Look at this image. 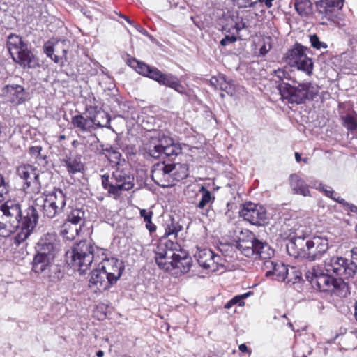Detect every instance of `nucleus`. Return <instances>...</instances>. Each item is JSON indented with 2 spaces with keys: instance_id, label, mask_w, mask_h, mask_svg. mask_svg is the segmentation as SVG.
I'll return each mask as SVG.
<instances>
[{
  "instance_id": "f257e3e1",
  "label": "nucleus",
  "mask_w": 357,
  "mask_h": 357,
  "mask_svg": "<svg viewBox=\"0 0 357 357\" xmlns=\"http://www.w3.org/2000/svg\"><path fill=\"white\" fill-rule=\"evenodd\" d=\"M66 205V196L59 188H55L52 192L41 195L36 199L34 205L26 210L24 218L23 229L17 237V241H24L35 228L38 220V211H42L45 218H53L61 214Z\"/></svg>"
},
{
  "instance_id": "f03ea898",
  "label": "nucleus",
  "mask_w": 357,
  "mask_h": 357,
  "mask_svg": "<svg viewBox=\"0 0 357 357\" xmlns=\"http://www.w3.org/2000/svg\"><path fill=\"white\" fill-rule=\"evenodd\" d=\"M26 216L22 215L20 204L15 200H8L0 206V236L8 237L14 232L13 242L19 245L23 241H17V237L22 231V222Z\"/></svg>"
},
{
  "instance_id": "7ed1b4c3",
  "label": "nucleus",
  "mask_w": 357,
  "mask_h": 357,
  "mask_svg": "<svg viewBox=\"0 0 357 357\" xmlns=\"http://www.w3.org/2000/svg\"><path fill=\"white\" fill-rule=\"evenodd\" d=\"M106 250L97 247L91 241H81L66 252L70 265L81 274L87 271L93 261L104 256Z\"/></svg>"
},
{
  "instance_id": "20e7f679",
  "label": "nucleus",
  "mask_w": 357,
  "mask_h": 357,
  "mask_svg": "<svg viewBox=\"0 0 357 357\" xmlns=\"http://www.w3.org/2000/svg\"><path fill=\"white\" fill-rule=\"evenodd\" d=\"M331 273H324L319 266H313L306 273V278L314 288L340 297L349 294L348 284L341 278H335Z\"/></svg>"
},
{
  "instance_id": "39448f33",
  "label": "nucleus",
  "mask_w": 357,
  "mask_h": 357,
  "mask_svg": "<svg viewBox=\"0 0 357 357\" xmlns=\"http://www.w3.org/2000/svg\"><path fill=\"white\" fill-rule=\"evenodd\" d=\"M135 178L129 169L116 168L112 174L102 176L104 189L115 199H118L125 191L131 190L135 185Z\"/></svg>"
},
{
  "instance_id": "423d86ee",
  "label": "nucleus",
  "mask_w": 357,
  "mask_h": 357,
  "mask_svg": "<svg viewBox=\"0 0 357 357\" xmlns=\"http://www.w3.org/2000/svg\"><path fill=\"white\" fill-rule=\"evenodd\" d=\"M282 97L289 102L301 104L307 99H313L319 93V87L312 83H301L297 86L282 82L279 85Z\"/></svg>"
},
{
  "instance_id": "0eeeda50",
  "label": "nucleus",
  "mask_w": 357,
  "mask_h": 357,
  "mask_svg": "<svg viewBox=\"0 0 357 357\" xmlns=\"http://www.w3.org/2000/svg\"><path fill=\"white\" fill-rule=\"evenodd\" d=\"M308 48L296 43L284 54V61L291 67L303 72L307 76L313 73L314 63L307 54Z\"/></svg>"
},
{
  "instance_id": "6e6552de",
  "label": "nucleus",
  "mask_w": 357,
  "mask_h": 357,
  "mask_svg": "<svg viewBox=\"0 0 357 357\" xmlns=\"http://www.w3.org/2000/svg\"><path fill=\"white\" fill-rule=\"evenodd\" d=\"M7 47L13 61L21 66L32 68L36 61L33 53L18 35L10 34L7 39Z\"/></svg>"
},
{
  "instance_id": "1a4fd4ad",
  "label": "nucleus",
  "mask_w": 357,
  "mask_h": 357,
  "mask_svg": "<svg viewBox=\"0 0 357 357\" xmlns=\"http://www.w3.org/2000/svg\"><path fill=\"white\" fill-rule=\"evenodd\" d=\"M110 116L105 111H96L93 116L84 117L81 114L72 117L71 123L83 132H91L97 128H109Z\"/></svg>"
},
{
  "instance_id": "9d476101",
  "label": "nucleus",
  "mask_w": 357,
  "mask_h": 357,
  "mask_svg": "<svg viewBox=\"0 0 357 357\" xmlns=\"http://www.w3.org/2000/svg\"><path fill=\"white\" fill-rule=\"evenodd\" d=\"M248 239L239 238L236 248L246 257H251L254 255H258L263 259L269 258L273 251L270 246L257 239L252 232H248Z\"/></svg>"
},
{
  "instance_id": "9b49d317",
  "label": "nucleus",
  "mask_w": 357,
  "mask_h": 357,
  "mask_svg": "<svg viewBox=\"0 0 357 357\" xmlns=\"http://www.w3.org/2000/svg\"><path fill=\"white\" fill-rule=\"evenodd\" d=\"M180 245L166 238H162L157 247L154 250L155 260L160 269L168 270L172 266L170 262L174 258Z\"/></svg>"
},
{
  "instance_id": "f8f14e48",
  "label": "nucleus",
  "mask_w": 357,
  "mask_h": 357,
  "mask_svg": "<svg viewBox=\"0 0 357 357\" xmlns=\"http://www.w3.org/2000/svg\"><path fill=\"white\" fill-rule=\"evenodd\" d=\"M240 215L245 220L254 225L263 226L268 222L266 210L259 204L251 202L244 204Z\"/></svg>"
},
{
  "instance_id": "ddd939ff",
  "label": "nucleus",
  "mask_w": 357,
  "mask_h": 357,
  "mask_svg": "<svg viewBox=\"0 0 357 357\" xmlns=\"http://www.w3.org/2000/svg\"><path fill=\"white\" fill-rule=\"evenodd\" d=\"M306 259L314 261L320 259L328 249V240L325 236L307 237Z\"/></svg>"
},
{
  "instance_id": "4468645a",
  "label": "nucleus",
  "mask_w": 357,
  "mask_h": 357,
  "mask_svg": "<svg viewBox=\"0 0 357 357\" xmlns=\"http://www.w3.org/2000/svg\"><path fill=\"white\" fill-rule=\"evenodd\" d=\"M172 164L158 162L153 165L151 171V178L158 185L166 188L174 185Z\"/></svg>"
},
{
  "instance_id": "2eb2a0df",
  "label": "nucleus",
  "mask_w": 357,
  "mask_h": 357,
  "mask_svg": "<svg viewBox=\"0 0 357 357\" xmlns=\"http://www.w3.org/2000/svg\"><path fill=\"white\" fill-rule=\"evenodd\" d=\"M165 135L160 130H154L150 133L147 142L144 144L146 153L153 158L162 155Z\"/></svg>"
},
{
  "instance_id": "dca6fc26",
  "label": "nucleus",
  "mask_w": 357,
  "mask_h": 357,
  "mask_svg": "<svg viewBox=\"0 0 357 357\" xmlns=\"http://www.w3.org/2000/svg\"><path fill=\"white\" fill-rule=\"evenodd\" d=\"M100 258L102 261L98 266L107 275L113 284L116 283L124 268L122 262L114 257L107 258L105 252L104 256H100Z\"/></svg>"
},
{
  "instance_id": "f3484780",
  "label": "nucleus",
  "mask_w": 357,
  "mask_h": 357,
  "mask_svg": "<svg viewBox=\"0 0 357 357\" xmlns=\"http://www.w3.org/2000/svg\"><path fill=\"white\" fill-rule=\"evenodd\" d=\"M113 282L107 275L98 266L91 273L89 287L94 292H102L107 290Z\"/></svg>"
},
{
  "instance_id": "a211bd4d",
  "label": "nucleus",
  "mask_w": 357,
  "mask_h": 357,
  "mask_svg": "<svg viewBox=\"0 0 357 357\" xmlns=\"http://www.w3.org/2000/svg\"><path fill=\"white\" fill-rule=\"evenodd\" d=\"M188 194L190 192L193 193L196 197H198L199 193L201 194V197L197 202L195 201H190L192 204H195V206L197 211L202 214L206 215L208 212V208L214 202L215 197L212 195L211 192L206 189L204 185H201L198 190V192L195 190H190L188 188Z\"/></svg>"
},
{
  "instance_id": "6ab92c4d",
  "label": "nucleus",
  "mask_w": 357,
  "mask_h": 357,
  "mask_svg": "<svg viewBox=\"0 0 357 357\" xmlns=\"http://www.w3.org/2000/svg\"><path fill=\"white\" fill-rule=\"evenodd\" d=\"M192 258L183 249H181V247L176 252L173 259L170 262L172 266L168 268V270H165V271H171L174 269H177L181 273H188L192 266Z\"/></svg>"
},
{
  "instance_id": "aec40b11",
  "label": "nucleus",
  "mask_w": 357,
  "mask_h": 357,
  "mask_svg": "<svg viewBox=\"0 0 357 357\" xmlns=\"http://www.w3.org/2000/svg\"><path fill=\"white\" fill-rule=\"evenodd\" d=\"M307 237H291L286 244L288 254L294 258L306 259Z\"/></svg>"
},
{
  "instance_id": "412c9836",
  "label": "nucleus",
  "mask_w": 357,
  "mask_h": 357,
  "mask_svg": "<svg viewBox=\"0 0 357 357\" xmlns=\"http://www.w3.org/2000/svg\"><path fill=\"white\" fill-rule=\"evenodd\" d=\"M152 79L161 85L173 89L180 93L185 92V89L178 78L171 73H163L157 68V70L153 74Z\"/></svg>"
},
{
  "instance_id": "4be33fe9",
  "label": "nucleus",
  "mask_w": 357,
  "mask_h": 357,
  "mask_svg": "<svg viewBox=\"0 0 357 357\" xmlns=\"http://www.w3.org/2000/svg\"><path fill=\"white\" fill-rule=\"evenodd\" d=\"M58 243L54 234H47L42 237L37 243V253L54 258L55 251Z\"/></svg>"
},
{
  "instance_id": "5701e85b",
  "label": "nucleus",
  "mask_w": 357,
  "mask_h": 357,
  "mask_svg": "<svg viewBox=\"0 0 357 357\" xmlns=\"http://www.w3.org/2000/svg\"><path fill=\"white\" fill-rule=\"evenodd\" d=\"M266 268H269L266 273V276L273 275L278 281L285 280L288 275V267L280 261H266L264 264Z\"/></svg>"
},
{
  "instance_id": "b1692460",
  "label": "nucleus",
  "mask_w": 357,
  "mask_h": 357,
  "mask_svg": "<svg viewBox=\"0 0 357 357\" xmlns=\"http://www.w3.org/2000/svg\"><path fill=\"white\" fill-rule=\"evenodd\" d=\"M6 88L7 95L12 103L20 105L28 99V93L22 86L13 84L6 85Z\"/></svg>"
},
{
  "instance_id": "393cba45",
  "label": "nucleus",
  "mask_w": 357,
  "mask_h": 357,
  "mask_svg": "<svg viewBox=\"0 0 357 357\" xmlns=\"http://www.w3.org/2000/svg\"><path fill=\"white\" fill-rule=\"evenodd\" d=\"M289 185L294 194L304 197L310 196L309 186L298 174H291L289 177Z\"/></svg>"
},
{
  "instance_id": "a878e982",
  "label": "nucleus",
  "mask_w": 357,
  "mask_h": 357,
  "mask_svg": "<svg viewBox=\"0 0 357 357\" xmlns=\"http://www.w3.org/2000/svg\"><path fill=\"white\" fill-rule=\"evenodd\" d=\"M213 252L207 248L198 249L195 254V257L199 266L209 271H211V268H213Z\"/></svg>"
},
{
  "instance_id": "bb28decb",
  "label": "nucleus",
  "mask_w": 357,
  "mask_h": 357,
  "mask_svg": "<svg viewBox=\"0 0 357 357\" xmlns=\"http://www.w3.org/2000/svg\"><path fill=\"white\" fill-rule=\"evenodd\" d=\"M53 258L37 253L32 261V271L36 273H45L50 269Z\"/></svg>"
},
{
  "instance_id": "cd10ccee",
  "label": "nucleus",
  "mask_w": 357,
  "mask_h": 357,
  "mask_svg": "<svg viewBox=\"0 0 357 357\" xmlns=\"http://www.w3.org/2000/svg\"><path fill=\"white\" fill-rule=\"evenodd\" d=\"M345 261V258L340 256H333L324 261V269L326 272L333 273L338 276Z\"/></svg>"
},
{
  "instance_id": "c85d7f7f",
  "label": "nucleus",
  "mask_w": 357,
  "mask_h": 357,
  "mask_svg": "<svg viewBox=\"0 0 357 357\" xmlns=\"http://www.w3.org/2000/svg\"><path fill=\"white\" fill-rule=\"evenodd\" d=\"M344 0H320L317 2L316 6L319 13L325 15L326 17L331 13V8H337L341 9L343 7Z\"/></svg>"
},
{
  "instance_id": "c756f323",
  "label": "nucleus",
  "mask_w": 357,
  "mask_h": 357,
  "mask_svg": "<svg viewBox=\"0 0 357 357\" xmlns=\"http://www.w3.org/2000/svg\"><path fill=\"white\" fill-rule=\"evenodd\" d=\"M81 229V225H77L76 224L65 221L61 227L60 234L63 238L68 241H73L77 236H78Z\"/></svg>"
},
{
  "instance_id": "7c9ffc66",
  "label": "nucleus",
  "mask_w": 357,
  "mask_h": 357,
  "mask_svg": "<svg viewBox=\"0 0 357 357\" xmlns=\"http://www.w3.org/2000/svg\"><path fill=\"white\" fill-rule=\"evenodd\" d=\"M128 62L129 65L134 68L138 73L145 77H148L150 79H153V74L157 70L156 68L151 67L146 63L139 61L134 58L129 59Z\"/></svg>"
},
{
  "instance_id": "2f4dec72",
  "label": "nucleus",
  "mask_w": 357,
  "mask_h": 357,
  "mask_svg": "<svg viewBox=\"0 0 357 357\" xmlns=\"http://www.w3.org/2000/svg\"><path fill=\"white\" fill-rule=\"evenodd\" d=\"M43 50L47 56L50 57L56 63H63L64 61H67V50H62V56L59 54H54V52H58V51L54 48V44L51 41H47L44 44Z\"/></svg>"
},
{
  "instance_id": "473e14b6",
  "label": "nucleus",
  "mask_w": 357,
  "mask_h": 357,
  "mask_svg": "<svg viewBox=\"0 0 357 357\" xmlns=\"http://www.w3.org/2000/svg\"><path fill=\"white\" fill-rule=\"evenodd\" d=\"M62 166L66 168L69 174H75L80 172L83 168V164L79 157H66L61 160Z\"/></svg>"
},
{
  "instance_id": "72a5a7b5",
  "label": "nucleus",
  "mask_w": 357,
  "mask_h": 357,
  "mask_svg": "<svg viewBox=\"0 0 357 357\" xmlns=\"http://www.w3.org/2000/svg\"><path fill=\"white\" fill-rule=\"evenodd\" d=\"M181 152L180 144L175 143L171 137L165 135L162 155L168 157L176 156Z\"/></svg>"
},
{
  "instance_id": "f704fd0d",
  "label": "nucleus",
  "mask_w": 357,
  "mask_h": 357,
  "mask_svg": "<svg viewBox=\"0 0 357 357\" xmlns=\"http://www.w3.org/2000/svg\"><path fill=\"white\" fill-rule=\"evenodd\" d=\"M357 273V265L350 259L345 258V261L338 276L341 279L353 278Z\"/></svg>"
},
{
  "instance_id": "c9c22d12",
  "label": "nucleus",
  "mask_w": 357,
  "mask_h": 357,
  "mask_svg": "<svg viewBox=\"0 0 357 357\" xmlns=\"http://www.w3.org/2000/svg\"><path fill=\"white\" fill-rule=\"evenodd\" d=\"M296 11L301 16L309 15L312 10V3L310 0H293Z\"/></svg>"
},
{
  "instance_id": "e433bc0d",
  "label": "nucleus",
  "mask_w": 357,
  "mask_h": 357,
  "mask_svg": "<svg viewBox=\"0 0 357 357\" xmlns=\"http://www.w3.org/2000/svg\"><path fill=\"white\" fill-rule=\"evenodd\" d=\"M85 212L82 208H73L68 214L66 221L82 226L84 224Z\"/></svg>"
},
{
  "instance_id": "4c0bfd02",
  "label": "nucleus",
  "mask_w": 357,
  "mask_h": 357,
  "mask_svg": "<svg viewBox=\"0 0 357 357\" xmlns=\"http://www.w3.org/2000/svg\"><path fill=\"white\" fill-rule=\"evenodd\" d=\"M211 83L216 88L219 87L221 91H225L227 94L231 96H232L234 92L233 84L229 82H227L223 76L219 78L213 77L211 80Z\"/></svg>"
},
{
  "instance_id": "58836bf2",
  "label": "nucleus",
  "mask_w": 357,
  "mask_h": 357,
  "mask_svg": "<svg viewBox=\"0 0 357 357\" xmlns=\"http://www.w3.org/2000/svg\"><path fill=\"white\" fill-rule=\"evenodd\" d=\"M183 227L173 218L167 220L165 225V234L164 237H167L171 235H174L176 237L177 234L182 229Z\"/></svg>"
},
{
  "instance_id": "ea45409f",
  "label": "nucleus",
  "mask_w": 357,
  "mask_h": 357,
  "mask_svg": "<svg viewBox=\"0 0 357 357\" xmlns=\"http://www.w3.org/2000/svg\"><path fill=\"white\" fill-rule=\"evenodd\" d=\"M174 167L172 170L173 179L174 181H181L185 178L188 175V168L185 164H172Z\"/></svg>"
},
{
  "instance_id": "a19ab883",
  "label": "nucleus",
  "mask_w": 357,
  "mask_h": 357,
  "mask_svg": "<svg viewBox=\"0 0 357 357\" xmlns=\"http://www.w3.org/2000/svg\"><path fill=\"white\" fill-rule=\"evenodd\" d=\"M36 169L31 165H22L17 168V175L26 183L33 176Z\"/></svg>"
},
{
  "instance_id": "79ce46f5",
  "label": "nucleus",
  "mask_w": 357,
  "mask_h": 357,
  "mask_svg": "<svg viewBox=\"0 0 357 357\" xmlns=\"http://www.w3.org/2000/svg\"><path fill=\"white\" fill-rule=\"evenodd\" d=\"M139 214L146 223V228L150 233L154 232L156 230V226L152 222L153 211H147L146 209H141Z\"/></svg>"
},
{
  "instance_id": "37998d69",
  "label": "nucleus",
  "mask_w": 357,
  "mask_h": 357,
  "mask_svg": "<svg viewBox=\"0 0 357 357\" xmlns=\"http://www.w3.org/2000/svg\"><path fill=\"white\" fill-rule=\"evenodd\" d=\"M26 185V188L29 189L30 192L33 193H38L40 190L41 185L39 181V175L36 172L34 175L25 183Z\"/></svg>"
},
{
  "instance_id": "c03bdc74",
  "label": "nucleus",
  "mask_w": 357,
  "mask_h": 357,
  "mask_svg": "<svg viewBox=\"0 0 357 357\" xmlns=\"http://www.w3.org/2000/svg\"><path fill=\"white\" fill-rule=\"evenodd\" d=\"M302 273L301 271L294 266L288 267V275L284 282L294 284L300 280Z\"/></svg>"
},
{
  "instance_id": "a18cd8bd",
  "label": "nucleus",
  "mask_w": 357,
  "mask_h": 357,
  "mask_svg": "<svg viewBox=\"0 0 357 357\" xmlns=\"http://www.w3.org/2000/svg\"><path fill=\"white\" fill-rule=\"evenodd\" d=\"M212 262H213V268H211V272L219 271L225 267V260L218 255L213 253Z\"/></svg>"
},
{
  "instance_id": "49530a36",
  "label": "nucleus",
  "mask_w": 357,
  "mask_h": 357,
  "mask_svg": "<svg viewBox=\"0 0 357 357\" xmlns=\"http://www.w3.org/2000/svg\"><path fill=\"white\" fill-rule=\"evenodd\" d=\"M344 126L349 130H355L357 129L356 118L351 114H347L344 117Z\"/></svg>"
},
{
  "instance_id": "de8ad7c7",
  "label": "nucleus",
  "mask_w": 357,
  "mask_h": 357,
  "mask_svg": "<svg viewBox=\"0 0 357 357\" xmlns=\"http://www.w3.org/2000/svg\"><path fill=\"white\" fill-rule=\"evenodd\" d=\"M310 41L311 45L317 50L326 49L328 47L327 44L320 41L318 36L315 34L310 36Z\"/></svg>"
},
{
  "instance_id": "09e8293b",
  "label": "nucleus",
  "mask_w": 357,
  "mask_h": 357,
  "mask_svg": "<svg viewBox=\"0 0 357 357\" xmlns=\"http://www.w3.org/2000/svg\"><path fill=\"white\" fill-rule=\"evenodd\" d=\"M239 8H250L256 5L262 0H235Z\"/></svg>"
},
{
  "instance_id": "8fccbe9b",
  "label": "nucleus",
  "mask_w": 357,
  "mask_h": 357,
  "mask_svg": "<svg viewBox=\"0 0 357 357\" xmlns=\"http://www.w3.org/2000/svg\"><path fill=\"white\" fill-rule=\"evenodd\" d=\"M8 192V186L5 182L4 178L0 174V202L4 200V195Z\"/></svg>"
},
{
  "instance_id": "3c124183",
  "label": "nucleus",
  "mask_w": 357,
  "mask_h": 357,
  "mask_svg": "<svg viewBox=\"0 0 357 357\" xmlns=\"http://www.w3.org/2000/svg\"><path fill=\"white\" fill-rule=\"evenodd\" d=\"M107 151V156L108 157V159L112 162L116 163V164L119 163V161L121 156V153L116 150H113L112 149H111L110 150H108Z\"/></svg>"
},
{
  "instance_id": "603ef678",
  "label": "nucleus",
  "mask_w": 357,
  "mask_h": 357,
  "mask_svg": "<svg viewBox=\"0 0 357 357\" xmlns=\"http://www.w3.org/2000/svg\"><path fill=\"white\" fill-rule=\"evenodd\" d=\"M317 188L331 199L333 198V195H336V193L331 187L326 186L322 183H319V187Z\"/></svg>"
},
{
  "instance_id": "864d4df0",
  "label": "nucleus",
  "mask_w": 357,
  "mask_h": 357,
  "mask_svg": "<svg viewBox=\"0 0 357 357\" xmlns=\"http://www.w3.org/2000/svg\"><path fill=\"white\" fill-rule=\"evenodd\" d=\"M251 294L250 292H248L241 295H237L234 296L232 299L234 305L238 304L239 306L244 305L245 303L243 300L246 298H248Z\"/></svg>"
},
{
  "instance_id": "5fc2aeb1",
  "label": "nucleus",
  "mask_w": 357,
  "mask_h": 357,
  "mask_svg": "<svg viewBox=\"0 0 357 357\" xmlns=\"http://www.w3.org/2000/svg\"><path fill=\"white\" fill-rule=\"evenodd\" d=\"M237 40V38L234 36H225L220 42L222 46H227L232 44Z\"/></svg>"
},
{
  "instance_id": "6e6d98bb",
  "label": "nucleus",
  "mask_w": 357,
  "mask_h": 357,
  "mask_svg": "<svg viewBox=\"0 0 357 357\" xmlns=\"http://www.w3.org/2000/svg\"><path fill=\"white\" fill-rule=\"evenodd\" d=\"M42 151V147L40 146H31L29 148V153L34 156L36 158H38L40 156V152Z\"/></svg>"
},
{
  "instance_id": "4d7b16f0",
  "label": "nucleus",
  "mask_w": 357,
  "mask_h": 357,
  "mask_svg": "<svg viewBox=\"0 0 357 357\" xmlns=\"http://www.w3.org/2000/svg\"><path fill=\"white\" fill-rule=\"evenodd\" d=\"M275 75L278 78L279 80H282L286 77V72L282 69H278L274 71Z\"/></svg>"
},
{
  "instance_id": "13d9d810",
  "label": "nucleus",
  "mask_w": 357,
  "mask_h": 357,
  "mask_svg": "<svg viewBox=\"0 0 357 357\" xmlns=\"http://www.w3.org/2000/svg\"><path fill=\"white\" fill-rule=\"evenodd\" d=\"M332 199L336 201L337 202L343 206H349V204L343 198L336 197V195H333V198H332Z\"/></svg>"
},
{
  "instance_id": "bf43d9fd",
  "label": "nucleus",
  "mask_w": 357,
  "mask_h": 357,
  "mask_svg": "<svg viewBox=\"0 0 357 357\" xmlns=\"http://www.w3.org/2000/svg\"><path fill=\"white\" fill-rule=\"evenodd\" d=\"M271 45L268 44V45H264L261 47H260V54L262 55H265L270 50Z\"/></svg>"
},
{
  "instance_id": "052dcab7",
  "label": "nucleus",
  "mask_w": 357,
  "mask_h": 357,
  "mask_svg": "<svg viewBox=\"0 0 357 357\" xmlns=\"http://www.w3.org/2000/svg\"><path fill=\"white\" fill-rule=\"evenodd\" d=\"M351 257L354 259L357 260V247H354L351 250Z\"/></svg>"
},
{
  "instance_id": "680f3d73",
  "label": "nucleus",
  "mask_w": 357,
  "mask_h": 357,
  "mask_svg": "<svg viewBox=\"0 0 357 357\" xmlns=\"http://www.w3.org/2000/svg\"><path fill=\"white\" fill-rule=\"evenodd\" d=\"M135 27L141 33L146 34V31L143 27H142L140 25H138V24L135 25Z\"/></svg>"
},
{
  "instance_id": "e2e57ef3",
  "label": "nucleus",
  "mask_w": 357,
  "mask_h": 357,
  "mask_svg": "<svg viewBox=\"0 0 357 357\" xmlns=\"http://www.w3.org/2000/svg\"><path fill=\"white\" fill-rule=\"evenodd\" d=\"M238 349L241 352L248 351V348L245 344H241V345H239Z\"/></svg>"
},
{
  "instance_id": "0e129e2a",
  "label": "nucleus",
  "mask_w": 357,
  "mask_h": 357,
  "mask_svg": "<svg viewBox=\"0 0 357 357\" xmlns=\"http://www.w3.org/2000/svg\"><path fill=\"white\" fill-rule=\"evenodd\" d=\"M234 305V303L232 301V299L229 300L225 305V308L226 309H230L231 307H232Z\"/></svg>"
},
{
  "instance_id": "69168bd1",
  "label": "nucleus",
  "mask_w": 357,
  "mask_h": 357,
  "mask_svg": "<svg viewBox=\"0 0 357 357\" xmlns=\"http://www.w3.org/2000/svg\"><path fill=\"white\" fill-rule=\"evenodd\" d=\"M274 0H262L261 2H264L265 6L267 8H271L272 6V3Z\"/></svg>"
},
{
  "instance_id": "338daca9",
  "label": "nucleus",
  "mask_w": 357,
  "mask_h": 357,
  "mask_svg": "<svg viewBox=\"0 0 357 357\" xmlns=\"http://www.w3.org/2000/svg\"><path fill=\"white\" fill-rule=\"evenodd\" d=\"M295 159L296 162H299L301 160V155L298 153H295Z\"/></svg>"
},
{
  "instance_id": "774afa93",
  "label": "nucleus",
  "mask_w": 357,
  "mask_h": 357,
  "mask_svg": "<svg viewBox=\"0 0 357 357\" xmlns=\"http://www.w3.org/2000/svg\"><path fill=\"white\" fill-rule=\"evenodd\" d=\"M96 356H97V357H103L104 351L102 350H99L98 351H97Z\"/></svg>"
}]
</instances>
